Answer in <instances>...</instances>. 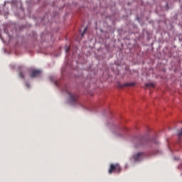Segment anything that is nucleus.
Instances as JSON below:
<instances>
[{
	"label": "nucleus",
	"instance_id": "obj_1",
	"mask_svg": "<svg viewBox=\"0 0 182 182\" xmlns=\"http://www.w3.org/2000/svg\"><path fill=\"white\" fill-rule=\"evenodd\" d=\"M62 91L64 92L65 93H67V95H68V98L67 99V103L70 105V106H73L74 107H77V106H81V107H83V109H85L86 110H89L90 112H92V109L87 107H85L82 105L80 102H79L76 95L69 92V90L68 89V86L65 85L64 87L62 88Z\"/></svg>",
	"mask_w": 182,
	"mask_h": 182
},
{
	"label": "nucleus",
	"instance_id": "obj_2",
	"mask_svg": "<svg viewBox=\"0 0 182 182\" xmlns=\"http://www.w3.org/2000/svg\"><path fill=\"white\" fill-rule=\"evenodd\" d=\"M135 147H140V146H144L147 143L146 136H136L134 138L132 141Z\"/></svg>",
	"mask_w": 182,
	"mask_h": 182
},
{
	"label": "nucleus",
	"instance_id": "obj_3",
	"mask_svg": "<svg viewBox=\"0 0 182 182\" xmlns=\"http://www.w3.org/2000/svg\"><path fill=\"white\" fill-rule=\"evenodd\" d=\"M146 155L143 152H135L133 154L132 160L134 161V163H139V161H143Z\"/></svg>",
	"mask_w": 182,
	"mask_h": 182
},
{
	"label": "nucleus",
	"instance_id": "obj_4",
	"mask_svg": "<svg viewBox=\"0 0 182 182\" xmlns=\"http://www.w3.org/2000/svg\"><path fill=\"white\" fill-rule=\"evenodd\" d=\"M113 171L114 173H120V165H119V164H112L110 165V168L108 171L109 174H112Z\"/></svg>",
	"mask_w": 182,
	"mask_h": 182
},
{
	"label": "nucleus",
	"instance_id": "obj_5",
	"mask_svg": "<svg viewBox=\"0 0 182 182\" xmlns=\"http://www.w3.org/2000/svg\"><path fill=\"white\" fill-rule=\"evenodd\" d=\"M42 76V70H32L30 73V77H41Z\"/></svg>",
	"mask_w": 182,
	"mask_h": 182
},
{
	"label": "nucleus",
	"instance_id": "obj_6",
	"mask_svg": "<svg viewBox=\"0 0 182 182\" xmlns=\"http://www.w3.org/2000/svg\"><path fill=\"white\" fill-rule=\"evenodd\" d=\"M136 85L134 82H127L124 84H120V82H118V87H124V86H134Z\"/></svg>",
	"mask_w": 182,
	"mask_h": 182
},
{
	"label": "nucleus",
	"instance_id": "obj_7",
	"mask_svg": "<svg viewBox=\"0 0 182 182\" xmlns=\"http://www.w3.org/2000/svg\"><path fill=\"white\" fill-rule=\"evenodd\" d=\"M11 5L13 6H16V5H20L21 8L22 7V2L18 1V0H12L11 1Z\"/></svg>",
	"mask_w": 182,
	"mask_h": 182
},
{
	"label": "nucleus",
	"instance_id": "obj_8",
	"mask_svg": "<svg viewBox=\"0 0 182 182\" xmlns=\"http://www.w3.org/2000/svg\"><path fill=\"white\" fill-rule=\"evenodd\" d=\"M19 75L21 79H25V76H26V71H21Z\"/></svg>",
	"mask_w": 182,
	"mask_h": 182
},
{
	"label": "nucleus",
	"instance_id": "obj_9",
	"mask_svg": "<svg viewBox=\"0 0 182 182\" xmlns=\"http://www.w3.org/2000/svg\"><path fill=\"white\" fill-rule=\"evenodd\" d=\"M50 80H51V82H53L54 85H55L57 87H59V83H58V81L55 80L53 77H50Z\"/></svg>",
	"mask_w": 182,
	"mask_h": 182
},
{
	"label": "nucleus",
	"instance_id": "obj_10",
	"mask_svg": "<svg viewBox=\"0 0 182 182\" xmlns=\"http://www.w3.org/2000/svg\"><path fill=\"white\" fill-rule=\"evenodd\" d=\"M145 86H146V87H154V84H153V83H146V84L145 85Z\"/></svg>",
	"mask_w": 182,
	"mask_h": 182
},
{
	"label": "nucleus",
	"instance_id": "obj_11",
	"mask_svg": "<svg viewBox=\"0 0 182 182\" xmlns=\"http://www.w3.org/2000/svg\"><path fill=\"white\" fill-rule=\"evenodd\" d=\"M177 135H178V137H179V139L181 137H182V128L180 130L178 131Z\"/></svg>",
	"mask_w": 182,
	"mask_h": 182
},
{
	"label": "nucleus",
	"instance_id": "obj_12",
	"mask_svg": "<svg viewBox=\"0 0 182 182\" xmlns=\"http://www.w3.org/2000/svg\"><path fill=\"white\" fill-rule=\"evenodd\" d=\"M70 46L69 45H65V53H68L70 50Z\"/></svg>",
	"mask_w": 182,
	"mask_h": 182
},
{
	"label": "nucleus",
	"instance_id": "obj_13",
	"mask_svg": "<svg viewBox=\"0 0 182 182\" xmlns=\"http://www.w3.org/2000/svg\"><path fill=\"white\" fill-rule=\"evenodd\" d=\"M112 133H113V134H114V136H115L116 137H122V134H117V133H116V131H113Z\"/></svg>",
	"mask_w": 182,
	"mask_h": 182
},
{
	"label": "nucleus",
	"instance_id": "obj_14",
	"mask_svg": "<svg viewBox=\"0 0 182 182\" xmlns=\"http://www.w3.org/2000/svg\"><path fill=\"white\" fill-rule=\"evenodd\" d=\"M4 33H6L7 36H9V38H11V34L9 33V32H8V29L7 28H4Z\"/></svg>",
	"mask_w": 182,
	"mask_h": 182
},
{
	"label": "nucleus",
	"instance_id": "obj_15",
	"mask_svg": "<svg viewBox=\"0 0 182 182\" xmlns=\"http://www.w3.org/2000/svg\"><path fill=\"white\" fill-rule=\"evenodd\" d=\"M26 86L27 89H31V84L29 82H26Z\"/></svg>",
	"mask_w": 182,
	"mask_h": 182
},
{
	"label": "nucleus",
	"instance_id": "obj_16",
	"mask_svg": "<svg viewBox=\"0 0 182 182\" xmlns=\"http://www.w3.org/2000/svg\"><path fill=\"white\" fill-rule=\"evenodd\" d=\"M87 31V27H86L85 29H84V31L83 33L81 34V36H83V35H85V32H86Z\"/></svg>",
	"mask_w": 182,
	"mask_h": 182
},
{
	"label": "nucleus",
	"instance_id": "obj_17",
	"mask_svg": "<svg viewBox=\"0 0 182 182\" xmlns=\"http://www.w3.org/2000/svg\"><path fill=\"white\" fill-rule=\"evenodd\" d=\"M62 75H65V68H63V70H62Z\"/></svg>",
	"mask_w": 182,
	"mask_h": 182
},
{
	"label": "nucleus",
	"instance_id": "obj_18",
	"mask_svg": "<svg viewBox=\"0 0 182 182\" xmlns=\"http://www.w3.org/2000/svg\"><path fill=\"white\" fill-rule=\"evenodd\" d=\"M154 143L155 144H159V141H156V140L154 141Z\"/></svg>",
	"mask_w": 182,
	"mask_h": 182
},
{
	"label": "nucleus",
	"instance_id": "obj_19",
	"mask_svg": "<svg viewBox=\"0 0 182 182\" xmlns=\"http://www.w3.org/2000/svg\"><path fill=\"white\" fill-rule=\"evenodd\" d=\"M0 39H1V41H3V42H4V38H2V35L1 34H0Z\"/></svg>",
	"mask_w": 182,
	"mask_h": 182
},
{
	"label": "nucleus",
	"instance_id": "obj_20",
	"mask_svg": "<svg viewBox=\"0 0 182 182\" xmlns=\"http://www.w3.org/2000/svg\"><path fill=\"white\" fill-rule=\"evenodd\" d=\"M174 160H179L178 158H174Z\"/></svg>",
	"mask_w": 182,
	"mask_h": 182
}]
</instances>
